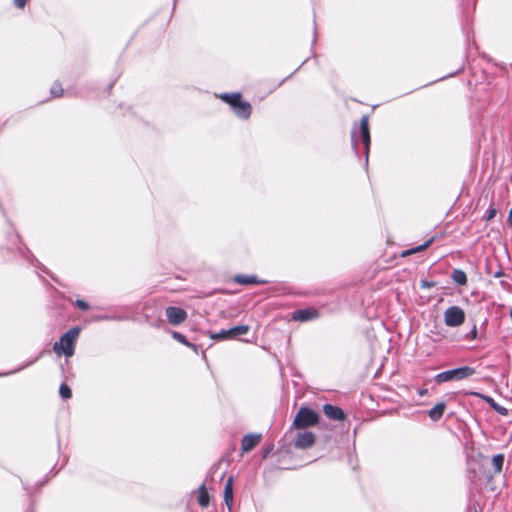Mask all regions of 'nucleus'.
Listing matches in <instances>:
<instances>
[{
    "mask_svg": "<svg viewBox=\"0 0 512 512\" xmlns=\"http://www.w3.org/2000/svg\"><path fill=\"white\" fill-rule=\"evenodd\" d=\"M80 329L72 328L67 331L58 342L53 345V350L58 355L65 354L67 357H71L74 354L75 343L79 336Z\"/></svg>",
    "mask_w": 512,
    "mask_h": 512,
    "instance_id": "obj_1",
    "label": "nucleus"
},
{
    "mask_svg": "<svg viewBox=\"0 0 512 512\" xmlns=\"http://www.w3.org/2000/svg\"><path fill=\"white\" fill-rule=\"evenodd\" d=\"M220 98L233 108L238 117L247 119L250 116L251 105L248 102L243 101L239 93H224L220 95Z\"/></svg>",
    "mask_w": 512,
    "mask_h": 512,
    "instance_id": "obj_2",
    "label": "nucleus"
},
{
    "mask_svg": "<svg viewBox=\"0 0 512 512\" xmlns=\"http://www.w3.org/2000/svg\"><path fill=\"white\" fill-rule=\"evenodd\" d=\"M475 373V369L469 366H463L451 370H447L441 373H438L434 380L437 384H441L444 382H450L455 380L465 379Z\"/></svg>",
    "mask_w": 512,
    "mask_h": 512,
    "instance_id": "obj_3",
    "label": "nucleus"
},
{
    "mask_svg": "<svg viewBox=\"0 0 512 512\" xmlns=\"http://www.w3.org/2000/svg\"><path fill=\"white\" fill-rule=\"evenodd\" d=\"M351 138L355 147L358 142L361 141L364 144L365 149L368 150L370 144V133L367 116H363L360 120L359 126L352 129Z\"/></svg>",
    "mask_w": 512,
    "mask_h": 512,
    "instance_id": "obj_4",
    "label": "nucleus"
},
{
    "mask_svg": "<svg viewBox=\"0 0 512 512\" xmlns=\"http://www.w3.org/2000/svg\"><path fill=\"white\" fill-rule=\"evenodd\" d=\"M318 422V414L311 409L301 408L293 421V427L304 429L313 426Z\"/></svg>",
    "mask_w": 512,
    "mask_h": 512,
    "instance_id": "obj_5",
    "label": "nucleus"
},
{
    "mask_svg": "<svg viewBox=\"0 0 512 512\" xmlns=\"http://www.w3.org/2000/svg\"><path fill=\"white\" fill-rule=\"evenodd\" d=\"M445 324L449 327H458L465 321V313L459 306H450L444 312Z\"/></svg>",
    "mask_w": 512,
    "mask_h": 512,
    "instance_id": "obj_6",
    "label": "nucleus"
},
{
    "mask_svg": "<svg viewBox=\"0 0 512 512\" xmlns=\"http://www.w3.org/2000/svg\"><path fill=\"white\" fill-rule=\"evenodd\" d=\"M248 331V325H238L230 329H223L213 334L211 337L216 340L233 339L236 338L237 336L246 334Z\"/></svg>",
    "mask_w": 512,
    "mask_h": 512,
    "instance_id": "obj_7",
    "label": "nucleus"
},
{
    "mask_svg": "<svg viewBox=\"0 0 512 512\" xmlns=\"http://www.w3.org/2000/svg\"><path fill=\"white\" fill-rule=\"evenodd\" d=\"M166 317L170 324L179 325L187 318V313L184 309L174 306L166 308Z\"/></svg>",
    "mask_w": 512,
    "mask_h": 512,
    "instance_id": "obj_8",
    "label": "nucleus"
},
{
    "mask_svg": "<svg viewBox=\"0 0 512 512\" xmlns=\"http://www.w3.org/2000/svg\"><path fill=\"white\" fill-rule=\"evenodd\" d=\"M315 442V435L309 431L298 432L295 438V447L306 449L311 447Z\"/></svg>",
    "mask_w": 512,
    "mask_h": 512,
    "instance_id": "obj_9",
    "label": "nucleus"
},
{
    "mask_svg": "<svg viewBox=\"0 0 512 512\" xmlns=\"http://www.w3.org/2000/svg\"><path fill=\"white\" fill-rule=\"evenodd\" d=\"M318 315L319 313L317 310L308 308L294 311L292 314V319L295 321L305 322L316 319Z\"/></svg>",
    "mask_w": 512,
    "mask_h": 512,
    "instance_id": "obj_10",
    "label": "nucleus"
},
{
    "mask_svg": "<svg viewBox=\"0 0 512 512\" xmlns=\"http://www.w3.org/2000/svg\"><path fill=\"white\" fill-rule=\"evenodd\" d=\"M261 441L260 434L246 435L242 439L241 449L243 452H249Z\"/></svg>",
    "mask_w": 512,
    "mask_h": 512,
    "instance_id": "obj_11",
    "label": "nucleus"
},
{
    "mask_svg": "<svg viewBox=\"0 0 512 512\" xmlns=\"http://www.w3.org/2000/svg\"><path fill=\"white\" fill-rule=\"evenodd\" d=\"M323 411H324L325 415L330 419L338 420V421L344 419V413H343L342 409H340L337 406L326 404L323 407Z\"/></svg>",
    "mask_w": 512,
    "mask_h": 512,
    "instance_id": "obj_12",
    "label": "nucleus"
},
{
    "mask_svg": "<svg viewBox=\"0 0 512 512\" xmlns=\"http://www.w3.org/2000/svg\"><path fill=\"white\" fill-rule=\"evenodd\" d=\"M445 408L446 404L444 402H439L428 411V416L432 421H438L443 416Z\"/></svg>",
    "mask_w": 512,
    "mask_h": 512,
    "instance_id": "obj_13",
    "label": "nucleus"
},
{
    "mask_svg": "<svg viewBox=\"0 0 512 512\" xmlns=\"http://www.w3.org/2000/svg\"><path fill=\"white\" fill-rule=\"evenodd\" d=\"M224 501L230 509L233 502V478L229 477L224 487Z\"/></svg>",
    "mask_w": 512,
    "mask_h": 512,
    "instance_id": "obj_14",
    "label": "nucleus"
},
{
    "mask_svg": "<svg viewBox=\"0 0 512 512\" xmlns=\"http://www.w3.org/2000/svg\"><path fill=\"white\" fill-rule=\"evenodd\" d=\"M451 279L457 285L464 286L467 284V275L461 269H454L451 273Z\"/></svg>",
    "mask_w": 512,
    "mask_h": 512,
    "instance_id": "obj_15",
    "label": "nucleus"
},
{
    "mask_svg": "<svg viewBox=\"0 0 512 512\" xmlns=\"http://www.w3.org/2000/svg\"><path fill=\"white\" fill-rule=\"evenodd\" d=\"M433 241H434V238L431 237L430 239L425 241L423 244L418 245V246H416L414 248H411V249L403 251L401 253V256L402 257H406V256H409V255L421 252V251L425 250L426 248H428L433 243Z\"/></svg>",
    "mask_w": 512,
    "mask_h": 512,
    "instance_id": "obj_16",
    "label": "nucleus"
},
{
    "mask_svg": "<svg viewBox=\"0 0 512 512\" xmlns=\"http://www.w3.org/2000/svg\"><path fill=\"white\" fill-rule=\"evenodd\" d=\"M235 282L241 285L248 284H264L266 281H260L255 276H247V275H237L235 277Z\"/></svg>",
    "mask_w": 512,
    "mask_h": 512,
    "instance_id": "obj_17",
    "label": "nucleus"
},
{
    "mask_svg": "<svg viewBox=\"0 0 512 512\" xmlns=\"http://www.w3.org/2000/svg\"><path fill=\"white\" fill-rule=\"evenodd\" d=\"M504 455L503 454H496L492 457V465L494 467L495 473H501L503 464H504Z\"/></svg>",
    "mask_w": 512,
    "mask_h": 512,
    "instance_id": "obj_18",
    "label": "nucleus"
},
{
    "mask_svg": "<svg viewBox=\"0 0 512 512\" xmlns=\"http://www.w3.org/2000/svg\"><path fill=\"white\" fill-rule=\"evenodd\" d=\"M172 337H173L176 341H178V342H180V343H182V344H184V345H186V346H188V347H190V348L194 349L195 351L197 350L196 345H194V344H192V343L188 342V341H187V339H186V337H185L183 334H181V333H179V332L174 331V332H172Z\"/></svg>",
    "mask_w": 512,
    "mask_h": 512,
    "instance_id": "obj_19",
    "label": "nucleus"
},
{
    "mask_svg": "<svg viewBox=\"0 0 512 512\" xmlns=\"http://www.w3.org/2000/svg\"><path fill=\"white\" fill-rule=\"evenodd\" d=\"M198 502L202 507H206L209 504V495L204 486L199 489Z\"/></svg>",
    "mask_w": 512,
    "mask_h": 512,
    "instance_id": "obj_20",
    "label": "nucleus"
},
{
    "mask_svg": "<svg viewBox=\"0 0 512 512\" xmlns=\"http://www.w3.org/2000/svg\"><path fill=\"white\" fill-rule=\"evenodd\" d=\"M471 394L481 398L482 400H484L487 404H489V406L491 408H493L497 404V402H495V400L492 397L488 396V395H484V394H481V393H478V392H473Z\"/></svg>",
    "mask_w": 512,
    "mask_h": 512,
    "instance_id": "obj_21",
    "label": "nucleus"
},
{
    "mask_svg": "<svg viewBox=\"0 0 512 512\" xmlns=\"http://www.w3.org/2000/svg\"><path fill=\"white\" fill-rule=\"evenodd\" d=\"M59 393H60L61 397L64 399H68L72 395L71 389L66 384H62L60 386Z\"/></svg>",
    "mask_w": 512,
    "mask_h": 512,
    "instance_id": "obj_22",
    "label": "nucleus"
},
{
    "mask_svg": "<svg viewBox=\"0 0 512 512\" xmlns=\"http://www.w3.org/2000/svg\"><path fill=\"white\" fill-rule=\"evenodd\" d=\"M63 93V89L62 87L59 85V84H54L51 88V94L54 96V97H59L61 96Z\"/></svg>",
    "mask_w": 512,
    "mask_h": 512,
    "instance_id": "obj_23",
    "label": "nucleus"
},
{
    "mask_svg": "<svg viewBox=\"0 0 512 512\" xmlns=\"http://www.w3.org/2000/svg\"><path fill=\"white\" fill-rule=\"evenodd\" d=\"M492 409L502 416H506L508 414V409L498 403Z\"/></svg>",
    "mask_w": 512,
    "mask_h": 512,
    "instance_id": "obj_24",
    "label": "nucleus"
},
{
    "mask_svg": "<svg viewBox=\"0 0 512 512\" xmlns=\"http://www.w3.org/2000/svg\"><path fill=\"white\" fill-rule=\"evenodd\" d=\"M496 213H497V210L495 208L490 207L486 212V216H485L486 220L490 221L491 219H493L496 216Z\"/></svg>",
    "mask_w": 512,
    "mask_h": 512,
    "instance_id": "obj_25",
    "label": "nucleus"
},
{
    "mask_svg": "<svg viewBox=\"0 0 512 512\" xmlns=\"http://www.w3.org/2000/svg\"><path fill=\"white\" fill-rule=\"evenodd\" d=\"M76 305L82 310H87L89 308L88 304L83 300H77Z\"/></svg>",
    "mask_w": 512,
    "mask_h": 512,
    "instance_id": "obj_26",
    "label": "nucleus"
},
{
    "mask_svg": "<svg viewBox=\"0 0 512 512\" xmlns=\"http://www.w3.org/2000/svg\"><path fill=\"white\" fill-rule=\"evenodd\" d=\"M27 0H14V4L18 8H23L26 4Z\"/></svg>",
    "mask_w": 512,
    "mask_h": 512,
    "instance_id": "obj_27",
    "label": "nucleus"
},
{
    "mask_svg": "<svg viewBox=\"0 0 512 512\" xmlns=\"http://www.w3.org/2000/svg\"><path fill=\"white\" fill-rule=\"evenodd\" d=\"M433 286H434L433 282H428V281H422L421 282V287L422 288H431Z\"/></svg>",
    "mask_w": 512,
    "mask_h": 512,
    "instance_id": "obj_28",
    "label": "nucleus"
},
{
    "mask_svg": "<svg viewBox=\"0 0 512 512\" xmlns=\"http://www.w3.org/2000/svg\"><path fill=\"white\" fill-rule=\"evenodd\" d=\"M471 339H476L477 337V328L476 325L473 326L472 330L469 333Z\"/></svg>",
    "mask_w": 512,
    "mask_h": 512,
    "instance_id": "obj_29",
    "label": "nucleus"
},
{
    "mask_svg": "<svg viewBox=\"0 0 512 512\" xmlns=\"http://www.w3.org/2000/svg\"><path fill=\"white\" fill-rule=\"evenodd\" d=\"M504 275H505L504 271L502 270V268H500L498 271H496V272L494 273V275H493V276H494L495 278H500V277H502V276H504Z\"/></svg>",
    "mask_w": 512,
    "mask_h": 512,
    "instance_id": "obj_30",
    "label": "nucleus"
},
{
    "mask_svg": "<svg viewBox=\"0 0 512 512\" xmlns=\"http://www.w3.org/2000/svg\"><path fill=\"white\" fill-rule=\"evenodd\" d=\"M418 394H419V396H421V397H422V396H425V395H427V394H428V389H426V388L419 389V390H418Z\"/></svg>",
    "mask_w": 512,
    "mask_h": 512,
    "instance_id": "obj_31",
    "label": "nucleus"
},
{
    "mask_svg": "<svg viewBox=\"0 0 512 512\" xmlns=\"http://www.w3.org/2000/svg\"><path fill=\"white\" fill-rule=\"evenodd\" d=\"M508 223L512 227V208L509 210Z\"/></svg>",
    "mask_w": 512,
    "mask_h": 512,
    "instance_id": "obj_32",
    "label": "nucleus"
}]
</instances>
